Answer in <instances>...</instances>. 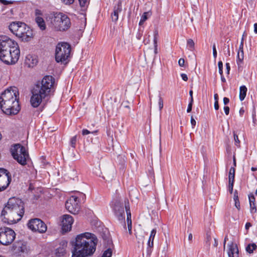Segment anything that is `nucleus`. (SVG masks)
I'll return each instance as SVG.
<instances>
[{"label":"nucleus","instance_id":"e2e57ef3","mask_svg":"<svg viewBox=\"0 0 257 257\" xmlns=\"http://www.w3.org/2000/svg\"><path fill=\"white\" fill-rule=\"evenodd\" d=\"M236 167V161L235 155H233V166L231 167H234L235 168Z\"/></svg>","mask_w":257,"mask_h":257},{"label":"nucleus","instance_id":"5fc2aeb1","mask_svg":"<svg viewBox=\"0 0 257 257\" xmlns=\"http://www.w3.org/2000/svg\"><path fill=\"white\" fill-rule=\"evenodd\" d=\"M66 5H71L73 3L74 0H61Z\"/></svg>","mask_w":257,"mask_h":257},{"label":"nucleus","instance_id":"423d86ee","mask_svg":"<svg viewBox=\"0 0 257 257\" xmlns=\"http://www.w3.org/2000/svg\"><path fill=\"white\" fill-rule=\"evenodd\" d=\"M11 153L13 158L20 164L25 166L27 164L29 158V154L26 148L20 144H15L11 149Z\"/></svg>","mask_w":257,"mask_h":257},{"label":"nucleus","instance_id":"a19ab883","mask_svg":"<svg viewBox=\"0 0 257 257\" xmlns=\"http://www.w3.org/2000/svg\"><path fill=\"white\" fill-rule=\"evenodd\" d=\"M248 199L249 204L254 203H255V197L252 193H250L248 195Z\"/></svg>","mask_w":257,"mask_h":257},{"label":"nucleus","instance_id":"a18cd8bd","mask_svg":"<svg viewBox=\"0 0 257 257\" xmlns=\"http://www.w3.org/2000/svg\"><path fill=\"white\" fill-rule=\"evenodd\" d=\"M127 227L130 234H131L132 232V220L127 221Z\"/></svg>","mask_w":257,"mask_h":257},{"label":"nucleus","instance_id":"f257e3e1","mask_svg":"<svg viewBox=\"0 0 257 257\" xmlns=\"http://www.w3.org/2000/svg\"><path fill=\"white\" fill-rule=\"evenodd\" d=\"M98 242L96 236L92 233L85 232L80 234L72 241L73 249L72 257H88L92 255L96 250Z\"/></svg>","mask_w":257,"mask_h":257},{"label":"nucleus","instance_id":"79ce46f5","mask_svg":"<svg viewBox=\"0 0 257 257\" xmlns=\"http://www.w3.org/2000/svg\"><path fill=\"white\" fill-rule=\"evenodd\" d=\"M218 69H219V73L220 75H222L223 73V63L221 61H219L218 63Z\"/></svg>","mask_w":257,"mask_h":257},{"label":"nucleus","instance_id":"2f4dec72","mask_svg":"<svg viewBox=\"0 0 257 257\" xmlns=\"http://www.w3.org/2000/svg\"><path fill=\"white\" fill-rule=\"evenodd\" d=\"M235 168L234 167H231L228 174V180H233L234 181L235 178Z\"/></svg>","mask_w":257,"mask_h":257},{"label":"nucleus","instance_id":"39448f33","mask_svg":"<svg viewBox=\"0 0 257 257\" xmlns=\"http://www.w3.org/2000/svg\"><path fill=\"white\" fill-rule=\"evenodd\" d=\"M51 23L57 31H63L68 29L71 26L69 17L62 13H55L51 19Z\"/></svg>","mask_w":257,"mask_h":257},{"label":"nucleus","instance_id":"473e14b6","mask_svg":"<svg viewBox=\"0 0 257 257\" xmlns=\"http://www.w3.org/2000/svg\"><path fill=\"white\" fill-rule=\"evenodd\" d=\"M68 177L73 180L77 177V172L74 168L70 169V171L68 172Z\"/></svg>","mask_w":257,"mask_h":257},{"label":"nucleus","instance_id":"f704fd0d","mask_svg":"<svg viewBox=\"0 0 257 257\" xmlns=\"http://www.w3.org/2000/svg\"><path fill=\"white\" fill-rule=\"evenodd\" d=\"M158 36H159L158 32L157 30H155L154 32V40H153L154 47H158L157 39H158Z\"/></svg>","mask_w":257,"mask_h":257},{"label":"nucleus","instance_id":"603ef678","mask_svg":"<svg viewBox=\"0 0 257 257\" xmlns=\"http://www.w3.org/2000/svg\"><path fill=\"white\" fill-rule=\"evenodd\" d=\"M225 66H226V73L227 75H229L230 70V64L229 63H226Z\"/></svg>","mask_w":257,"mask_h":257},{"label":"nucleus","instance_id":"7ed1b4c3","mask_svg":"<svg viewBox=\"0 0 257 257\" xmlns=\"http://www.w3.org/2000/svg\"><path fill=\"white\" fill-rule=\"evenodd\" d=\"M25 212L24 203L19 199L15 197L10 198L3 208L1 216L4 217L5 223L12 224L20 220Z\"/></svg>","mask_w":257,"mask_h":257},{"label":"nucleus","instance_id":"bb28decb","mask_svg":"<svg viewBox=\"0 0 257 257\" xmlns=\"http://www.w3.org/2000/svg\"><path fill=\"white\" fill-rule=\"evenodd\" d=\"M37 60L32 58L31 56H28L26 57L25 63L29 67H33L37 63Z\"/></svg>","mask_w":257,"mask_h":257},{"label":"nucleus","instance_id":"58836bf2","mask_svg":"<svg viewBox=\"0 0 257 257\" xmlns=\"http://www.w3.org/2000/svg\"><path fill=\"white\" fill-rule=\"evenodd\" d=\"M234 140L235 142V145L237 147L240 146V141L239 140L238 136L234 132L233 133Z\"/></svg>","mask_w":257,"mask_h":257},{"label":"nucleus","instance_id":"69168bd1","mask_svg":"<svg viewBox=\"0 0 257 257\" xmlns=\"http://www.w3.org/2000/svg\"><path fill=\"white\" fill-rule=\"evenodd\" d=\"M219 108V106L218 101H215L214 102V108L215 110H218Z\"/></svg>","mask_w":257,"mask_h":257},{"label":"nucleus","instance_id":"f03ea898","mask_svg":"<svg viewBox=\"0 0 257 257\" xmlns=\"http://www.w3.org/2000/svg\"><path fill=\"white\" fill-rule=\"evenodd\" d=\"M20 51L18 43L7 36H0V60L4 63L15 64L19 60Z\"/></svg>","mask_w":257,"mask_h":257},{"label":"nucleus","instance_id":"e433bc0d","mask_svg":"<svg viewBox=\"0 0 257 257\" xmlns=\"http://www.w3.org/2000/svg\"><path fill=\"white\" fill-rule=\"evenodd\" d=\"M252 122L253 125H255L256 124V110L254 107H253L252 111Z\"/></svg>","mask_w":257,"mask_h":257},{"label":"nucleus","instance_id":"4c0bfd02","mask_svg":"<svg viewBox=\"0 0 257 257\" xmlns=\"http://www.w3.org/2000/svg\"><path fill=\"white\" fill-rule=\"evenodd\" d=\"M250 206V212L251 214H254L256 212V207L255 203L249 204Z\"/></svg>","mask_w":257,"mask_h":257},{"label":"nucleus","instance_id":"052dcab7","mask_svg":"<svg viewBox=\"0 0 257 257\" xmlns=\"http://www.w3.org/2000/svg\"><path fill=\"white\" fill-rule=\"evenodd\" d=\"M181 76L182 79L185 81H187L188 79L187 75L185 73H182Z\"/></svg>","mask_w":257,"mask_h":257},{"label":"nucleus","instance_id":"6e6552de","mask_svg":"<svg viewBox=\"0 0 257 257\" xmlns=\"http://www.w3.org/2000/svg\"><path fill=\"white\" fill-rule=\"evenodd\" d=\"M110 207L114 215L121 223L125 224V213L123 204L120 197H116L113 198L109 204Z\"/></svg>","mask_w":257,"mask_h":257},{"label":"nucleus","instance_id":"3c124183","mask_svg":"<svg viewBox=\"0 0 257 257\" xmlns=\"http://www.w3.org/2000/svg\"><path fill=\"white\" fill-rule=\"evenodd\" d=\"M185 60L183 58H180L178 61L179 65L181 67L184 66Z\"/></svg>","mask_w":257,"mask_h":257},{"label":"nucleus","instance_id":"20e7f679","mask_svg":"<svg viewBox=\"0 0 257 257\" xmlns=\"http://www.w3.org/2000/svg\"><path fill=\"white\" fill-rule=\"evenodd\" d=\"M55 79L51 75L44 76L41 81H38L33 89L46 98L53 95L55 91Z\"/></svg>","mask_w":257,"mask_h":257},{"label":"nucleus","instance_id":"7c9ffc66","mask_svg":"<svg viewBox=\"0 0 257 257\" xmlns=\"http://www.w3.org/2000/svg\"><path fill=\"white\" fill-rule=\"evenodd\" d=\"M194 42L193 40L191 39H189L187 41V47L188 49L191 51H193L194 50Z\"/></svg>","mask_w":257,"mask_h":257},{"label":"nucleus","instance_id":"c9c22d12","mask_svg":"<svg viewBox=\"0 0 257 257\" xmlns=\"http://www.w3.org/2000/svg\"><path fill=\"white\" fill-rule=\"evenodd\" d=\"M228 191L230 194H232L233 191V185L234 181L233 180H228Z\"/></svg>","mask_w":257,"mask_h":257},{"label":"nucleus","instance_id":"a211bd4d","mask_svg":"<svg viewBox=\"0 0 257 257\" xmlns=\"http://www.w3.org/2000/svg\"><path fill=\"white\" fill-rule=\"evenodd\" d=\"M32 95L30 99L31 104L34 108L38 107L41 103L42 99H45L46 97L38 92H37L33 88L32 90Z\"/></svg>","mask_w":257,"mask_h":257},{"label":"nucleus","instance_id":"ea45409f","mask_svg":"<svg viewBox=\"0 0 257 257\" xmlns=\"http://www.w3.org/2000/svg\"><path fill=\"white\" fill-rule=\"evenodd\" d=\"M76 139H77V137L76 136L73 137L72 138H71V140H70V145L72 147L75 148V147H76Z\"/></svg>","mask_w":257,"mask_h":257},{"label":"nucleus","instance_id":"5701e85b","mask_svg":"<svg viewBox=\"0 0 257 257\" xmlns=\"http://www.w3.org/2000/svg\"><path fill=\"white\" fill-rule=\"evenodd\" d=\"M67 242L63 240L61 242L60 245L61 246L58 247L56 249V255L57 256H61L64 255L66 253V249L65 247L67 246Z\"/></svg>","mask_w":257,"mask_h":257},{"label":"nucleus","instance_id":"dca6fc26","mask_svg":"<svg viewBox=\"0 0 257 257\" xmlns=\"http://www.w3.org/2000/svg\"><path fill=\"white\" fill-rule=\"evenodd\" d=\"M73 219L70 215L65 214L63 216L62 220V232L63 233L67 232L71 229Z\"/></svg>","mask_w":257,"mask_h":257},{"label":"nucleus","instance_id":"bf43d9fd","mask_svg":"<svg viewBox=\"0 0 257 257\" xmlns=\"http://www.w3.org/2000/svg\"><path fill=\"white\" fill-rule=\"evenodd\" d=\"M190 121L192 128H194L196 125V120L194 119L193 116H191Z\"/></svg>","mask_w":257,"mask_h":257},{"label":"nucleus","instance_id":"774afa93","mask_svg":"<svg viewBox=\"0 0 257 257\" xmlns=\"http://www.w3.org/2000/svg\"><path fill=\"white\" fill-rule=\"evenodd\" d=\"M239 115H240V116H242V115H243V114H244V109H243V107H241V108L240 109L239 111Z\"/></svg>","mask_w":257,"mask_h":257},{"label":"nucleus","instance_id":"4d7b16f0","mask_svg":"<svg viewBox=\"0 0 257 257\" xmlns=\"http://www.w3.org/2000/svg\"><path fill=\"white\" fill-rule=\"evenodd\" d=\"M0 2L5 5H8L9 4H11L13 3L11 1H7V0H0Z\"/></svg>","mask_w":257,"mask_h":257},{"label":"nucleus","instance_id":"680f3d73","mask_svg":"<svg viewBox=\"0 0 257 257\" xmlns=\"http://www.w3.org/2000/svg\"><path fill=\"white\" fill-rule=\"evenodd\" d=\"M224 112L226 115H228L229 113V107L227 106H225L223 108Z\"/></svg>","mask_w":257,"mask_h":257},{"label":"nucleus","instance_id":"412c9836","mask_svg":"<svg viewBox=\"0 0 257 257\" xmlns=\"http://www.w3.org/2000/svg\"><path fill=\"white\" fill-rule=\"evenodd\" d=\"M228 247L227 254L228 257H239L238 248L236 243L231 242L228 244Z\"/></svg>","mask_w":257,"mask_h":257},{"label":"nucleus","instance_id":"b1692460","mask_svg":"<svg viewBox=\"0 0 257 257\" xmlns=\"http://www.w3.org/2000/svg\"><path fill=\"white\" fill-rule=\"evenodd\" d=\"M21 22H12L9 25V29L14 35H16V32H18Z\"/></svg>","mask_w":257,"mask_h":257},{"label":"nucleus","instance_id":"6ab92c4d","mask_svg":"<svg viewBox=\"0 0 257 257\" xmlns=\"http://www.w3.org/2000/svg\"><path fill=\"white\" fill-rule=\"evenodd\" d=\"M156 233V228L153 229L151 232L149 238L147 242V247L146 249L147 256H150L153 251L154 247V240Z\"/></svg>","mask_w":257,"mask_h":257},{"label":"nucleus","instance_id":"13d9d810","mask_svg":"<svg viewBox=\"0 0 257 257\" xmlns=\"http://www.w3.org/2000/svg\"><path fill=\"white\" fill-rule=\"evenodd\" d=\"M192 106H193V104H191V103H189V104L188 105L187 109V113H189L192 111Z\"/></svg>","mask_w":257,"mask_h":257},{"label":"nucleus","instance_id":"9b49d317","mask_svg":"<svg viewBox=\"0 0 257 257\" xmlns=\"http://www.w3.org/2000/svg\"><path fill=\"white\" fill-rule=\"evenodd\" d=\"M28 227L34 232L40 233H45L47 229L45 223L41 219L35 218L31 219L27 223Z\"/></svg>","mask_w":257,"mask_h":257},{"label":"nucleus","instance_id":"864d4df0","mask_svg":"<svg viewBox=\"0 0 257 257\" xmlns=\"http://www.w3.org/2000/svg\"><path fill=\"white\" fill-rule=\"evenodd\" d=\"M234 202H235V207H236V208L238 210H239L240 208V202H239V199L236 200H234Z\"/></svg>","mask_w":257,"mask_h":257},{"label":"nucleus","instance_id":"0e129e2a","mask_svg":"<svg viewBox=\"0 0 257 257\" xmlns=\"http://www.w3.org/2000/svg\"><path fill=\"white\" fill-rule=\"evenodd\" d=\"M229 102V99L227 97L223 98V103L224 105H227Z\"/></svg>","mask_w":257,"mask_h":257},{"label":"nucleus","instance_id":"8fccbe9b","mask_svg":"<svg viewBox=\"0 0 257 257\" xmlns=\"http://www.w3.org/2000/svg\"><path fill=\"white\" fill-rule=\"evenodd\" d=\"M224 55L226 57H229L230 56V52L229 45H227V50L226 51H225Z\"/></svg>","mask_w":257,"mask_h":257},{"label":"nucleus","instance_id":"a878e982","mask_svg":"<svg viewBox=\"0 0 257 257\" xmlns=\"http://www.w3.org/2000/svg\"><path fill=\"white\" fill-rule=\"evenodd\" d=\"M244 58L243 50L241 51H238L236 63L237 64L238 70L241 67V64L243 63Z\"/></svg>","mask_w":257,"mask_h":257},{"label":"nucleus","instance_id":"c03bdc74","mask_svg":"<svg viewBox=\"0 0 257 257\" xmlns=\"http://www.w3.org/2000/svg\"><path fill=\"white\" fill-rule=\"evenodd\" d=\"M212 49H213V56L214 58V59H216L217 57V50L216 49V44L215 43H214L212 46Z\"/></svg>","mask_w":257,"mask_h":257},{"label":"nucleus","instance_id":"37998d69","mask_svg":"<svg viewBox=\"0 0 257 257\" xmlns=\"http://www.w3.org/2000/svg\"><path fill=\"white\" fill-rule=\"evenodd\" d=\"M158 103H159V106L160 110H161L163 107V100L160 95L159 96Z\"/></svg>","mask_w":257,"mask_h":257},{"label":"nucleus","instance_id":"4be33fe9","mask_svg":"<svg viewBox=\"0 0 257 257\" xmlns=\"http://www.w3.org/2000/svg\"><path fill=\"white\" fill-rule=\"evenodd\" d=\"M35 14L37 17L35 18V21L39 27L40 28L41 30H44L46 29V24L45 22L41 17H40L38 15H41V11L39 10H36L35 11Z\"/></svg>","mask_w":257,"mask_h":257},{"label":"nucleus","instance_id":"f8f14e48","mask_svg":"<svg viewBox=\"0 0 257 257\" xmlns=\"http://www.w3.org/2000/svg\"><path fill=\"white\" fill-rule=\"evenodd\" d=\"M66 209L71 213L76 214L80 209V200L78 197L71 196L65 202Z\"/></svg>","mask_w":257,"mask_h":257},{"label":"nucleus","instance_id":"ddd939ff","mask_svg":"<svg viewBox=\"0 0 257 257\" xmlns=\"http://www.w3.org/2000/svg\"><path fill=\"white\" fill-rule=\"evenodd\" d=\"M15 35L21 39L22 41L28 42L30 41L33 37V32L32 30L25 23L22 22Z\"/></svg>","mask_w":257,"mask_h":257},{"label":"nucleus","instance_id":"09e8293b","mask_svg":"<svg viewBox=\"0 0 257 257\" xmlns=\"http://www.w3.org/2000/svg\"><path fill=\"white\" fill-rule=\"evenodd\" d=\"M238 199H239L238 191H237V190H235L234 191L233 200H236Z\"/></svg>","mask_w":257,"mask_h":257},{"label":"nucleus","instance_id":"f3484780","mask_svg":"<svg viewBox=\"0 0 257 257\" xmlns=\"http://www.w3.org/2000/svg\"><path fill=\"white\" fill-rule=\"evenodd\" d=\"M73 219L70 215L65 214L63 216L62 220V232L63 233L67 232L71 229Z\"/></svg>","mask_w":257,"mask_h":257},{"label":"nucleus","instance_id":"0eeeda50","mask_svg":"<svg viewBox=\"0 0 257 257\" xmlns=\"http://www.w3.org/2000/svg\"><path fill=\"white\" fill-rule=\"evenodd\" d=\"M71 48L66 42L58 43L55 50V60L57 62L65 63L70 55Z\"/></svg>","mask_w":257,"mask_h":257},{"label":"nucleus","instance_id":"de8ad7c7","mask_svg":"<svg viewBox=\"0 0 257 257\" xmlns=\"http://www.w3.org/2000/svg\"><path fill=\"white\" fill-rule=\"evenodd\" d=\"M18 250L21 252H25L26 250V245H22L21 246H18Z\"/></svg>","mask_w":257,"mask_h":257},{"label":"nucleus","instance_id":"9d476101","mask_svg":"<svg viewBox=\"0 0 257 257\" xmlns=\"http://www.w3.org/2000/svg\"><path fill=\"white\" fill-rule=\"evenodd\" d=\"M16 237L15 231L7 227L0 228V244L8 245L11 244Z\"/></svg>","mask_w":257,"mask_h":257},{"label":"nucleus","instance_id":"1a4fd4ad","mask_svg":"<svg viewBox=\"0 0 257 257\" xmlns=\"http://www.w3.org/2000/svg\"><path fill=\"white\" fill-rule=\"evenodd\" d=\"M19 99V96H16L13 99L1 104L0 107L2 111L7 115L17 114L20 110Z\"/></svg>","mask_w":257,"mask_h":257},{"label":"nucleus","instance_id":"2eb2a0df","mask_svg":"<svg viewBox=\"0 0 257 257\" xmlns=\"http://www.w3.org/2000/svg\"><path fill=\"white\" fill-rule=\"evenodd\" d=\"M19 96V92L16 87L7 88L1 94L0 105Z\"/></svg>","mask_w":257,"mask_h":257},{"label":"nucleus","instance_id":"4468645a","mask_svg":"<svg viewBox=\"0 0 257 257\" xmlns=\"http://www.w3.org/2000/svg\"><path fill=\"white\" fill-rule=\"evenodd\" d=\"M12 181L10 172L4 168H0V192L5 190Z\"/></svg>","mask_w":257,"mask_h":257},{"label":"nucleus","instance_id":"393cba45","mask_svg":"<svg viewBox=\"0 0 257 257\" xmlns=\"http://www.w3.org/2000/svg\"><path fill=\"white\" fill-rule=\"evenodd\" d=\"M125 209L126 213V220H132L131 219V212L130 206V202L128 199L125 198L124 201Z\"/></svg>","mask_w":257,"mask_h":257},{"label":"nucleus","instance_id":"49530a36","mask_svg":"<svg viewBox=\"0 0 257 257\" xmlns=\"http://www.w3.org/2000/svg\"><path fill=\"white\" fill-rule=\"evenodd\" d=\"M79 2V4L81 7H84L85 6L87 0H78Z\"/></svg>","mask_w":257,"mask_h":257},{"label":"nucleus","instance_id":"6e6d98bb","mask_svg":"<svg viewBox=\"0 0 257 257\" xmlns=\"http://www.w3.org/2000/svg\"><path fill=\"white\" fill-rule=\"evenodd\" d=\"M89 134H91V132H90L87 129H83L82 131V135L83 136H85Z\"/></svg>","mask_w":257,"mask_h":257},{"label":"nucleus","instance_id":"338daca9","mask_svg":"<svg viewBox=\"0 0 257 257\" xmlns=\"http://www.w3.org/2000/svg\"><path fill=\"white\" fill-rule=\"evenodd\" d=\"M251 225H252L250 222H246L245 225V229L248 230L249 228V227L251 226Z\"/></svg>","mask_w":257,"mask_h":257},{"label":"nucleus","instance_id":"cd10ccee","mask_svg":"<svg viewBox=\"0 0 257 257\" xmlns=\"http://www.w3.org/2000/svg\"><path fill=\"white\" fill-rule=\"evenodd\" d=\"M247 88L245 85H242L239 88V99L240 101H243L246 95Z\"/></svg>","mask_w":257,"mask_h":257},{"label":"nucleus","instance_id":"c85d7f7f","mask_svg":"<svg viewBox=\"0 0 257 257\" xmlns=\"http://www.w3.org/2000/svg\"><path fill=\"white\" fill-rule=\"evenodd\" d=\"M257 248V245L254 243L248 244L245 247V250L249 253H252L253 250Z\"/></svg>","mask_w":257,"mask_h":257},{"label":"nucleus","instance_id":"72a5a7b5","mask_svg":"<svg viewBox=\"0 0 257 257\" xmlns=\"http://www.w3.org/2000/svg\"><path fill=\"white\" fill-rule=\"evenodd\" d=\"M112 254V250L110 247H109L104 251L101 257H111Z\"/></svg>","mask_w":257,"mask_h":257},{"label":"nucleus","instance_id":"aec40b11","mask_svg":"<svg viewBox=\"0 0 257 257\" xmlns=\"http://www.w3.org/2000/svg\"><path fill=\"white\" fill-rule=\"evenodd\" d=\"M122 11L121 3L119 2L115 5L113 9V11L111 14V18L112 22L116 23L118 19L119 14Z\"/></svg>","mask_w":257,"mask_h":257},{"label":"nucleus","instance_id":"c756f323","mask_svg":"<svg viewBox=\"0 0 257 257\" xmlns=\"http://www.w3.org/2000/svg\"><path fill=\"white\" fill-rule=\"evenodd\" d=\"M151 16L150 12H145L141 18V20L139 22V25H143L144 22L148 19V17Z\"/></svg>","mask_w":257,"mask_h":257}]
</instances>
